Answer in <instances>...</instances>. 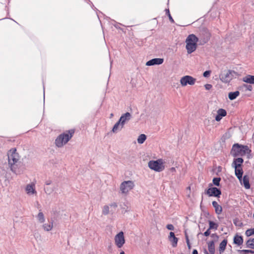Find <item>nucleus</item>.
Returning a JSON list of instances; mask_svg holds the SVG:
<instances>
[{
    "label": "nucleus",
    "instance_id": "nucleus-1",
    "mask_svg": "<svg viewBox=\"0 0 254 254\" xmlns=\"http://www.w3.org/2000/svg\"><path fill=\"white\" fill-rule=\"evenodd\" d=\"M8 165L10 170L16 175H19L24 172V167H19V155L15 148L10 149L7 153Z\"/></svg>",
    "mask_w": 254,
    "mask_h": 254
},
{
    "label": "nucleus",
    "instance_id": "nucleus-35",
    "mask_svg": "<svg viewBox=\"0 0 254 254\" xmlns=\"http://www.w3.org/2000/svg\"><path fill=\"white\" fill-rule=\"evenodd\" d=\"M165 11H166V14L168 16L170 21L172 23H174V20L173 18H172L170 13L169 9H165Z\"/></svg>",
    "mask_w": 254,
    "mask_h": 254
},
{
    "label": "nucleus",
    "instance_id": "nucleus-36",
    "mask_svg": "<svg viewBox=\"0 0 254 254\" xmlns=\"http://www.w3.org/2000/svg\"><path fill=\"white\" fill-rule=\"evenodd\" d=\"M238 252L240 254L242 253H251L254 254V251L251 250H238Z\"/></svg>",
    "mask_w": 254,
    "mask_h": 254
},
{
    "label": "nucleus",
    "instance_id": "nucleus-46",
    "mask_svg": "<svg viewBox=\"0 0 254 254\" xmlns=\"http://www.w3.org/2000/svg\"><path fill=\"white\" fill-rule=\"evenodd\" d=\"M52 183V181L50 180L47 181L46 182V185H50Z\"/></svg>",
    "mask_w": 254,
    "mask_h": 254
},
{
    "label": "nucleus",
    "instance_id": "nucleus-10",
    "mask_svg": "<svg viewBox=\"0 0 254 254\" xmlns=\"http://www.w3.org/2000/svg\"><path fill=\"white\" fill-rule=\"evenodd\" d=\"M206 193L210 196H215L219 197L221 194V191L219 189L216 187L209 188L206 191Z\"/></svg>",
    "mask_w": 254,
    "mask_h": 254
},
{
    "label": "nucleus",
    "instance_id": "nucleus-49",
    "mask_svg": "<svg viewBox=\"0 0 254 254\" xmlns=\"http://www.w3.org/2000/svg\"><path fill=\"white\" fill-rule=\"evenodd\" d=\"M120 254H125V252L122 251L120 253Z\"/></svg>",
    "mask_w": 254,
    "mask_h": 254
},
{
    "label": "nucleus",
    "instance_id": "nucleus-18",
    "mask_svg": "<svg viewBox=\"0 0 254 254\" xmlns=\"http://www.w3.org/2000/svg\"><path fill=\"white\" fill-rule=\"evenodd\" d=\"M242 184L243 183L245 188L246 189H249L250 188V184L249 183V177L247 175H245L243 178L242 177V182H241Z\"/></svg>",
    "mask_w": 254,
    "mask_h": 254
},
{
    "label": "nucleus",
    "instance_id": "nucleus-5",
    "mask_svg": "<svg viewBox=\"0 0 254 254\" xmlns=\"http://www.w3.org/2000/svg\"><path fill=\"white\" fill-rule=\"evenodd\" d=\"M238 75V73L234 70H224L220 73L219 78L223 82L228 83Z\"/></svg>",
    "mask_w": 254,
    "mask_h": 254
},
{
    "label": "nucleus",
    "instance_id": "nucleus-27",
    "mask_svg": "<svg viewBox=\"0 0 254 254\" xmlns=\"http://www.w3.org/2000/svg\"><path fill=\"white\" fill-rule=\"evenodd\" d=\"M53 221H52L50 223H45L43 225V228L45 231H49L52 230L53 227Z\"/></svg>",
    "mask_w": 254,
    "mask_h": 254
},
{
    "label": "nucleus",
    "instance_id": "nucleus-4",
    "mask_svg": "<svg viewBox=\"0 0 254 254\" xmlns=\"http://www.w3.org/2000/svg\"><path fill=\"white\" fill-rule=\"evenodd\" d=\"M198 41V39L195 35L190 34L188 36L186 40V48L188 54H191L196 50Z\"/></svg>",
    "mask_w": 254,
    "mask_h": 254
},
{
    "label": "nucleus",
    "instance_id": "nucleus-45",
    "mask_svg": "<svg viewBox=\"0 0 254 254\" xmlns=\"http://www.w3.org/2000/svg\"><path fill=\"white\" fill-rule=\"evenodd\" d=\"M110 206L111 207H113L114 208H116V207H117L118 205H117V203L113 202V203H112L111 204H110Z\"/></svg>",
    "mask_w": 254,
    "mask_h": 254
},
{
    "label": "nucleus",
    "instance_id": "nucleus-16",
    "mask_svg": "<svg viewBox=\"0 0 254 254\" xmlns=\"http://www.w3.org/2000/svg\"><path fill=\"white\" fill-rule=\"evenodd\" d=\"M169 240L172 243V246L173 247H176L178 243V238L175 237V234L174 232H171L170 233V235L169 237Z\"/></svg>",
    "mask_w": 254,
    "mask_h": 254
},
{
    "label": "nucleus",
    "instance_id": "nucleus-43",
    "mask_svg": "<svg viewBox=\"0 0 254 254\" xmlns=\"http://www.w3.org/2000/svg\"><path fill=\"white\" fill-rule=\"evenodd\" d=\"M210 234V230H209V228L204 233L203 235L207 237Z\"/></svg>",
    "mask_w": 254,
    "mask_h": 254
},
{
    "label": "nucleus",
    "instance_id": "nucleus-50",
    "mask_svg": "<svg viewBox=\"0 0 254 254\" xmlns=\"http://www.w3.org/2000/svg\"><path fill=\"white\" fill-rule=\"evenodd\" d=\"M113 116V114H111V116Z\"/></svg>",
    "mask_w": 254,
    "mask_h": 254
},
{
    "label": "nucleus",
    "instance_id": "nucleus-34",
    "mask_svg": "<svg viewBox=\"0 0 254 254\" xmlns=\"http://www.w3.org/2000/svg\"><path fill=\"white\" fill-rule=\"evenodd\" d=\"M220 181H221L220 178H214L213 179V183L214 185L218 187L220 186Z\"/></svg>",
    "mask_w": 254,
    "mask_h": 254
},
{
    "label": "nucleus",
    "instance_id": "nucleus-41",
    "mask_svg": "<svg viewBox=\"0 0 254 254\" xmlns=\"http://www.w3.org/2000/svg\"><path fill=\"white\" fill-rule=\"evenodd\" d=\"M209 38H210V34L207 33V37H206V38L204 39L203 43H206V42H207L208 41V40H209Z\"/></svg>",
    "mask_w": 254,
    "mask_h": 254
},
{
    "label": "nucleus",
    "instance_id": "nucleus-42",
    "mask_svg": "<svg viewBox=\"0 0 254 254\" xmlns=\"http://www.w3.org/2000/svg\"><path fill=\"white\" fill-rule=\"evenodd\" d=\"M204 86L206 90H210L212 87V86L209 84H206Z\"/></svg>",
    "mask_w": 254,
    "mask_h": 254
},
{
    "label": "nucleus",
    "instance_id": "nucleus-20",
    "mask_svg": "<svg viewBox=\"0 0 254 254\" xmlns=\"http://www.w3.org/2000/svg\"><path fill=\"white\" fill-rule=\"evenodd\" d=\"M243 81L246 83L254 84V75H248L243 78Z\"/></svg>",
    "mask_w": 254,
    "mask_h": 254
},
{
    "label": "nucleus",
    "instance_id": "nucleus-37",
    "mask_svg": "<svg viewBox=\"0 0 254 254\" xmlns=\"http://www.w3.org/2000/svg\"><path fill=\"white\" fill-rule=\"evenodd\" d=\"M121 208L123 210V212H127V211H130V208L127 206L126 204H124V206H121Z\"/></svg>",
    "mask_w": 254,
    "mask_h": 254
},
{
    "label": "nucleus",
    "instance_id": "nucleus-28",
    "mask_svg": "<svg viewBox=\"0 0 254 254\" xmlns=\"http://www.w3.org/2000/svg\"><path fill=\"white\" fill-rule=\"evenodd\" d=\"M146 139V136L144 134L139 135L137 138V142L139 144H142Z\"/></svg>",
    "mask_w": 254,
    "mask_h": 254
},
{
    "label": "nucleus",
    "instance_id": "nucleus-8",
    "mask_svg": "<svg viewBox=\"0 0 254 254\" xmlns=\"http://www.w3.org/2000/svg\"><path fill=\"white\" fill-rule=\"evenodd\" d=\"M196 79L190 75H186L181 78L180 83L183 86L188 84L193 85L195 82Z\"/></svg>",
    "mask_w": 254,
    "mask_h": 254
},
{
    "label": "nucleus",
    "instance_id": "nucleus-44",
    "mask_svg": "<svg viewBox=\"0 0 254 254\" xmlns=\"http://www.w3.org/2000/svg\"><path fill=\"white\" fill-rule=\"evenodd\" d=\"M186 241H187V245H188L189 248H190V246L189 240V238H188V236L187 235H186Z\"/></svg>",
    "mask_w": 254,
    "mask_h": 254
},
{
    "label": "nucleus",
    "instance_id": "nucleus-22",
    "mask_svg": "<svg viewBox=\"0 0 254 254\" xmlns=\"http://www.w3.org/2000/svg\"><path fill=\"white\" fill-rule=\"evenodd\" d=\"M123 128V127H121V123L118 121L114 126L112 128V131L114 133H116L121 130Z\"/></svg>",
    "mask_w": 254,
    "mask_h": 254
},
{
    "label": "nucleus",
    "instance_id": "nucleus-2",
    "mask_svg": "<svg viewBox=\"0 0 254 254\" xmlns=\"http://www.w3.org/2000/svg\"><path fill=\"white\" fill-rule=\"evenodd\" d=\"M252 150L248 146L235 143L233 145L230 153L234 157L244 156L247 155L248 158L251 156Z\"/></svg>",
    "mask_w": 254,
    "mask_h": 254
},
{
    "label": "nucleus",
    "instance_id": "nucleus-39",
    "mask_svg": "<svg viewBox=\"0 0 254 254\" xmlns=\"http://www.w3.org/2000/svg\"><path fill=\"white\" fill-rule=\"evenodd\" d=\"M210 73H211V71L206 70L203 72V75L205 77H208L210 76Z\"/></svg>",
    "mask_w": 254,
    "mask_h": 254
},
{
    "label": "nucleus",
    "instance_id": "nucleus-31",
    "mask_svg": "<svg viewBox=\"0 0 254 254\" xmlns=\"http://www.w3.org/2000/svg\"><path fill=\"white\" fill-rule=\"evenodd\" d=\"M54 190L55 189L53 187H45L44 188L45 193L48 195L51 194L52 193H53Z\"/></svg>",
    "mask_w": 254,
    "mask_h": 254
},
{
    "label": "nucleus",
    "instance_id": "nucleus-25",
    "mask_svg": "<svg viewBox=\"0 0 254 254\" xmlns=\"http://www.w3.org/2000/svg\"><path fill=\"white\" fill-rule=\"evenodd\" d=\"M246 245L247 248L254 250V238L249 239L246 242Z\"/></svg>",
    "mask_w": 254,
    "mask_h": 254
},
{
    "label": "nucleus",
    "instance_id": "nucleus-29",
    "mask_svg": "<svg viewBox=\"0 0 254 254\" xmlns=\"http://www.w3.org/2000/svg\"><path fill=\"white\" fill-rule=\"evenodd\" d=\"M208 222H209V230L213 229H214L215 230L217 229L218 225L217 223H215L213 221H210V220L208 221Z\"/></svg>",
    "mask_w": 254,
    "mask_h": 254
},
{
    "label": "nucleus",
    "instance_id": "nucleus-12",
    "mask_svg": "<svg viewBox=\"0 0 254 254\" xmlns=\"http://www.w3.org/2000/svg\"><path fill=\"white\" fill-rule=\"evenodd\" d=\"M164 62V59L162 58H154L147 62L146 65L151 66L154 65H159Z\"/></svg>",
    "mask_w": 254,
    "mask_h": 254
},
{
    "label": "nucleus",
    "instance_id": "nucleus-38",
    "mask_svg": "<svg viewBox=\"0 0 254 254\" xmlns=\"http://www.w3.org/2000/svg\"><path fill=\"white\" fill-rule=\"evenodd\" d=\"M243 87L245 88L246 90L252 91L253 89L252 86L251 85H247L244 84L243 85Z\"/></svg>",
    "mask_w": 254,
    "mask_h": 254
},
{
    "label": "nucleus",
    "instance_id": "nucleus-30",
    "mask_svg": "<svg viewBox=\"0 0 254 254\" xmlns=\"http://www.w3.org/2000/svg\"><path fill=\"white\" fill-rule=\"evenodd\" d=\"M37 219L39 222L43 223L45 221V217L43 213L42 212H39L37 215Z\"/></svg>",
    "mask_w": 254,
    "mask_h": 254
},
{
    "label": "nucleus",
    "instance_id": "nucleus-32",
    "mask_svg": "<svg viewBox=\"0 0 254 254\" xmlns=\"http://www.w3.org/2000/svg\"><path fill=\"white\" fill-rule=\"evenodd\" d=\"M245 234L247 237H250L252 235H254V228L252 229H248L246 232Z\"/></svg>",
    "mask_w": 254,
    "mask_h": 254
},
{
    "label": "nucleus",
    "instance_id": "nucleus-26",
    "mask_svg": "<svg viewBox=\"0 0 254 254\" xmlns=\"http://www.w3.org/2000/svg\"><path fill=\"white\" fill-rule=\"evenodd\" d=\"M240 94V92L238 91H236L233 92H230L228 94V97L230 100H233L235 99Z\"/></svg>",
    "mask_w": 254,
    "mask_h": 254
},
{
    "label": "nucleus",
    "instance_id": "nucleus-47",
    "mask_svg": "<svg viewBox=\"0 0 254 254\" xmlns=\"http://www.w3.org/2000/svg\"><path fill=\"white\" fill-rule=\"evenodd\" d=\"M192 254H198L197 251L196 250H193Z\"/></svg>",
    "mask_w": 254,
    "mask_h": 254
},
{
    "label": "nucleus",
    "instance_id": "nucleus-13",
    "mask_svg": "<svg viewBox=\"0 0 254 254\" xmlns=\"http://www.w3.org/2000/svg\"><path fill=\"white\" fill-rule=\"evenodd\" d=\"M243 162L244 159L242 158L239 157L235 158L232 164V167L233 168H241L242 167Z\"/></svg>",
    "mask_w": 254,
    "mask_h": 254
},
{
    "label": "nucleus",
    "instance_id": "nucleus-24",
    "mask_svg": "<svg viewBox=\"0 0 254 254\" xmlns=\"http://www.w3.org/2000/svg\"><path fill=\"white\" fill-rule=\"evenodd\" d=\"M227 241L226 239L223 240L220 244L219 245V251L220 253H223L227 245Z\"/></svg>",
    "mask_w": 254,
    "mask_h": 254
},
{
    "label": "nucleus",
    "instance_id": "nucleus-40",
    "mask_svg": "<svg viewBox=\"0 0 254 254\" xmlns=\"http://www.w3.org/2000/svg\"><path fill=\"white\" fill-rule=\"evenodd\" d=\"M166 228L169 230H173L174 229V227L172 224H168Z\"/></svg>",
    "mask_w": 254,
    "mask_h": 254
},
{
    "label": "nucleus",
    "instance_id": "nucleus-7",
    "mask_svg": "<svg viewBox=\"0 0 254 254\" xmlns=\"http://www.w3.org/2000/svg\"><path fill=\"white\" fill-rule=\"evenodd\" d=\"M134 187V184L133 181H125L121 184L120 189L122 193L127 194L133 189Z\"/></svg>",
    "mask_w": 254,
    "mask_h": 254
},
{
    "label": "nucleus",
    "instance_id": "nucleus-48",
    "mask_svg": "<svg viewBox=\"0 0 254 254\" xmlns=\"http://www.w3.org/2000/svg\"><path fill=\"white\" fill-rule=\"evenodd\" d=\"M170 170L171 172H175L176 171V169L174 167H172L171 169H170Z\"/></svg>",
    "mask_w": 254,
    "mask_h": 254
},
{
    "label": "nucleus",
    "instance_id": "nucleus-11",
    "mask_svg": "<svg viewBox=\"0 0 254 254\" xmlns=\"http://www.w3.org/2000/svg\"><path fill=\"white\" fill-rule=\"evenodd\" d=\"M131 118V115L128 112H127L125 114H123L119 120V121L121 124V127H124L126 123L127 122L129 121L130 120Z\"/></svg>",
    "mask_w": 254,
    "mask_h": 254
},
{
    "label": "nucleus",
    "instance_id": "nucleus-33",
    "mask_svg": "<svg viewBox=\"0 0 254 254\" xmlns=\"http://www.w3.org/2000/svg\"><path fill=\"white\" fill-rule=\"evenodd\" d=\"M109 213V207L108 205H105L102 210V214L106 215Z\"/></svg>",
    "mask_w": 254,
    "mask_h": 254
},
{
    "label": "nucleus",
    "instance_id": "nucleus-14",
    "mask_svg": "<svg viewBox=\"0 0 254 254\" xmlns=\"http://www.w3.org/2000/svg\"><path fill=\"white\" fill-rule=\"evenodd\" d=\"M217 114L215 117V120L217 122L220 121L222 118L227 115V112L225 110L223 109H219L218 110Z\"/></svg>",
    "mask_w": 254,
    "mask_h": 254
},
{
    "label": "nucleus",
    "instance_id": "nucleus-17",
    "mask_svg": "<svg viewBox=\"0 0 254 254\" xmlns=\"http://www.w3.org/2000/svg\"><path fill=\"white\" fill-rule=\"evenodd\" d=\"M233 241L235 244L241 246L243 243V237L236 234L234 237Z\"/></svg>",
    "mask_w": 254,
    "mask_h": 254
},
{
    "label": "nucleus",
    "instance_id": "nucleus-3",
    "mask_svg": "<svg viewBox=\"0 0 254 254\" xmlns=\"http://www.w3.org/2000/svg\"><path fill=\"white\" fill-rule=\"evenodd\" d=\"M74 133V129H70L59 135L55 140V144L58 147H62L72 137Z\"/></svg>",
    "mask_w": 254,
    "mask_h": 254
},
{
    "label": "nucleus",
    "instance_id": "nucleus-15",
    "mask_svg": "<svg viewBox=\"0 0 254 254\" xmlns=\"http://www.w3.org/2000/svg\"><path fill=\"white\" fill-rule=\"evenodd\" d=\"M234 168L235 175L239 179V180L241 182L243 174V170L242 167Z\"/></svg>",
    "mask_w": 254,
    "mask_h": 254
},
{
    "label": "nucleus",
    "instance_id": "nucleus-21",
    "mask_svg": "<svg viewBox=\"0 0 254 254\" xmlns=\"http://www.w3.org/2000/svg\"><path fill=\"white\" fill-rule=\"evenodd\" d=\"M26 191L27 193H32L33 194L36 193V191L34 189V184H28L26 187Z\"/></svg>",
    "mask_w": 254,
    "mask_h": 254
},
{
    "label": "nucleus",
    "instance_id": "nucleus-9",
    "mask_svg": "<svg viewBox=\"0 0 254 254\" xmlns=\"http://www.w3.org/2000/svg\"><path fill=\"white\" fill-rule=\"evenodd\" d=\"M115 244L118 248H122L125 243V240L123 232H119L115 237Z\"/></svg>",
    "mask_w": 254,
    "mask_h": 254
},
{
    "label": "nucleus",
    "instance_id": "nucleus-19",
    "mask_svg": "<svg viewBox=\"0 0 254 254\" xmlns=\"http://www.w3.org/2000/svg\"><path fill=\"white\" fill-rule=\"evenodd\" d=\"M212 204L215 208L216 213L217 214H220L222 213V207L221 206L219 205L216 201H213L212 203Z\"/></svg>",
    "mask_w": 254,
    "mask_h": 254
},
{
    "label": "nucleus",
    "instance_id": "nucleus-6",
    "mask_svg": "<svg viewBox=\"0 0 254 254\" xmlns=\"http://www.w3.org/2000/svg\"><path fill=\"white\" fill-rule=\"evenodd\" d=\"M148 166L150 169L158 172H161L165 169V166L162 159L149 161Z\"/></svg>",
    "mask_w": 254,
    "mask_h": 254
},
{
    "label": "nucleus",
    "instance_id": "nucleus-23",
    "mask_svg": "<svg viewBox=\"0 0 254 254\" xmlns=\"http://www.w3.org/2000/svg\"><path fill=\"white\" fill-rule=\"evenodd\" d=\"M208 251L211 254H214L215 253V245L213 241H211L208 243Z\"/></svg>",
    "mask_w": 254,
    "mask_h": 254
}]
</instances>
